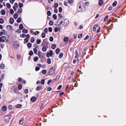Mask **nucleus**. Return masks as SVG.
Wrapping results in <instances>:
<instances>
[{
    "instance_id": "1",
    "label": "nucleus",
    "mask_w": 126,
    "mask_h": 126,
    "mask_svg": "<svg viewBox=\"0 0 126 126\" xmlns=\"http://www.w3.org/2000/svg\"><path fill=\"white\" fill-rule=\"evenodd\" d=\"M55 67H53L51 68H50L48 72V74L50 75H52L55 72Z\"/></svg>"
},
{
    "instance_id": "2",
    "label": "nucleus",
    "mask_w": 126,
    "mask_h": 126,
    "mask_svg": "<svg viewBox=\"0 0 126 126\" xmlns=\"http://www.w3.org/2000/svg\"><path fill=\"white\" fill-rule=\"evenodd\" d=\"M63 25L65 27L68 26L69 23V21L68 19H65L63 22Z\"/></svg>"
},
{
    "instance_id": "3",
    "label": "nucleus",
    "mask_w": 126,
    "mask_h": 126,
    "mask_svg": "<svg viewBox=\"0 0 126 126\" xmlns=\"http://www.w3.org/2000/svg\"><path fill=\"white\" fill-rule=\"evenodd\" d=\"M53 55V51L51 50L49 52H47V53L46 56L47 57L50 56L52 57Z\"/></svg>"
},
{
    "instance_id": "4",
    "label": "nucleus",
    "mask_w": 126,
    "mask_h": 126,
    "mask_svg": "<svg viewBox=\"0 0 126 126\" xmlns=\"http://www.w3.org/2000/svg\"><path fill=\"white\" fill-rule=\"evenodd\" d=\"M4 118L5 121L7 123H8L10 119V117L9 116H5Z\"/></svg>"
},
{
    "instance_id": "5",
    "label": "nucleus",
    "mask_w": 126,
    "mask_h": 126,
    "mask_svg": "<svg viewBox=\"0 0 126 126\" xmlns=\"http://www.w3.org/2000/svg\"><path fill=\"white\" fill-rule=\"evenodd\" d=\"M6 39V38L5 36H2L1 37H0V42L2 41L3 42H4Z\"/></svg>"
},
{
    "instance_id": "6",
    "label": "nucleus",
    "mask_w": 126,
    "mask_h": 126,
    "mask_svg": "<svg viewBox=\"0 0 126 126\" xmlns=\"http://www.w3.org/2000/svg\"><path fill=\"white\" fill-rule=\"evenodd\" d=\"M103 3V2L102 0H99L98 2V4L100 6H101Z\"/></svg>"
},
{
    "instance_id": "7",
    "label": "nucleus",
    "mask_w": 126,
    "mask_h": 126,
    "mask_svg": "<svg viewBox=\"0 0 126 126\" xmlns=\"http://www.w3.org/2000/svg\"><path fill=\"white\" fill-rule=\"evenodd\" d=\"M98 25H95L93 27V30L94 32H95L96 30V29L97 27H98Z\"/></svg>"
},
{
    "instance_id": "8",
    "label": "nucleus",
    "mask_w": 126,
    "mask_h": 126,
    "mask_svg": "<svg viewBox=\"0 0 126 126\" xmlns=\"http://www.w3.org/2000/svg\"><path fill=\"white\" fill-rule=\"evenodd\" d=\"M36 100V98L34 96H32L31 97V101L33 102H35Z\"/></svg>"
},
{
    "instance_id": "9",
    "label": "nucleus",
    "mask_w": 126,
    "mask_h": 126,
    "mask_svg": "<svg viewBox=\"0 0 126 126\" xmlns=\"http://www.w3.org/2000/svg\"><path fill=\"white\" fill-rule=\"evenodd\" d=\"M14 22V20L13 18L11 17L10 19V22L11 24H13Z\"/></svg>"
},
{
    "instance_id": "10",
    "label": "nucleus",
    "mask_w": 126,
    "mask_h": 126,
    "mask_svg": "<svg viewBox=\"0 0 126 126\" xmlns=\"http://www.w3.org/2000/svg\"><path fill=\"white\" fill-rule=\"evenodd\" d=\"M42 86H38L36 88V90L37 91H39L42 89Z\"/></svg>"
},
{
    "instance_id": "11",
    "label": "nucleus",
    "mask_w": 126,
    "mask_h": 126,
    "mask_svg": "<svg viewBox=\"0 0 126 126\" xmlns=\"http://www.w3.org/2000/svg\"><path fill=\"white\" fill-rule=\"evenodd\" d=\"M5 30H2V32H0V36H1L2 34L5 35Z\"/></svg>"
},
{
    "instance_id": "12",
    "label": "nucleus",
    "mask_w": 126,
    "mask_h": 126,
    "mask_svg": "<svg viewBox=\"0 0 126 126\" xmlns=\"http://www.w3.org/2000/svg\"><path fill=\"white\" fill-rule=\"evenodd\" d=\"M24 118H22L19 122V123L20 125H22L24 123Z\"/></svg>"
},
{
    "instance_id": "13",
    "label": "nucleus",
    "mask_w": 126,
    "mask_h": 126,
    "mask_svg": "<svg viewBox=\"0 0 126 126\" xmlns=\"http://www.w3.org/2000/svg\"><path fill=\"white\" fill-rule=\"evenodd\" d=\"M5 67L4 64L3 63H2L0 65V67L2 69H4V68Z\"/></svg>"
},
{
    "instance_id": "14",
    "label": "nucleus",
    "mask_w": 126,
    "mask_h": 126,
    "mask_svg": "<svg viewBox=\"0 0 126 126\" xmlns=\"http://www.w3.org/2000/svg\"><path fill=\"white\" fill-rule=\"evenodd\" d=\"M60 49L59 48H58L56 50V53L57 54H58L60 52Z\"/></svg>"
},
{
    "instance_id": "15",
    "label": "nucleus",
    "mask_w": 126,
    "mask_h": 126,
    "mask_svg": "<svg viewBox=\"0 0 126 126\" xmlns=\"http://www.w3.org/2000/svg\"><path fill=\"white\" fill-rule=\"evenodd\" d=\"M7 109V107L6 106H4L3 107L2 109V110L4 111H5Z\"/></svg>"
},
{
    "instance_id": "16",
    "label": "nucleus",
    "mask_w": 126,
    "mask_h": 126,
    "mask_svg": "<svg viewBox=\"0 0 126 126\" xmlns=\"http://www.w3.org/2000/svg\"><path fill=\"white\" fill-rule=\"evenodd\" d=\"M23 28V26L22 24H20L19 26V28L20 30H22Z\"/></svg>"
},
{
    "instance_id": "17",
    "label": "nucleus",
    "mask_w": 126,
    "mask_h": 126,
    "mask_svg": "<svg viewBox=\"0 0 126 126\" xmlns=\"http://www.w3.org/2000/svg\"><path fill=\"white\" fill-rule=\"evenodd\" d=\"M56 47V45L55 44H53L51 45V48L53 49H54Z\"/></svg>"
},
{
    "instance_id": "18",
    "label": "nucleus",
    "mask_w": 126,
    "mask_h": 126,
    "mask_svg": "<svg viewBox=\"0 0 126 126\" xmlns=\"http://www.w3.org/2000/svg\"><path fill=\"white\" fill-rule=\"evenodd\" d=\"M18 17V15L17 13H15L14 16V17L15 19H17Z\"/></svg>"
},
{
    "instance_id": "19",
    "label": "nucleus",
    "mask_w": 126,
    "mask_h": 126,
    "mask_svg": "<svg viewBox=\"0 0 126 126\" xmlns=\"http://www.w3.org/2000/svg\"><path fill=\"white\" fill-rule=\"evenodd\" d=\"M38 59V57L36 56L33 59L34 61L35 62H36Z\"/></svg>"
},
{
    "instance_id": "20",
    "label": "nucleus",
    "mask_w": 126,
    "mask_h": 126,
    "mask_svg": "<svg viewBox=\"0 0 126 126\" xmlns=\"http://www.w3.org/2000/svg\"><path fill=\"white\" fill-rule=\"evenodd\" d=\"M63 55V52H61L59 55V57L60 58H61Z\"/></svg>"
},
{
    "instance_id": "21",
    "label": "nucleus",
    "mask_w": 126,
    "mask_h": 126,
    "mask_svg": "<svg viewBox=\"0 0 126 126\" xmlns=\"http://www.w3.org/2000/svg\"><path fill=\"white\" fill-rule=\"evenodd\" d=\"M41 42V41L40 39H37L36 40V42L38 44H40Z\"/></svg>"
},
{
    "instance_id": "22",
    "label": "nucleus",
    "mask_w": 126,
    "mask_h": 126,
    "mask_svg": "<svg viewBox=\"0 0 126 126\" xmlns=\"http://www.w3.org/2000/svg\"><path fill=\"white\" fill-rule=\"evenodd\" d=\"M47 62L48 63L50 64L51 63V59L50 58H48L47 60Z\"/></svg>"
},
{
    "instance_id": "23",
    "label": "nucleus",
    "mask_w": 126,
    "mask_h": 126,
    "mask_svg": "<svg viewBox=\"0 0 126 126\" xmlns=\"http://www.w3.org/2000/svg\"><path fill=\"white\" fill-rule=\"evenodd\" d=\"M8 28V29H9L10 30H12V27L11 26V25H8L7 27Z\"/></svg>"
},
{
    "instance_id": "24",
    "label": "nucleus",
    "mask_w": 126,
    "mask_h": 126,
    "mask_svg": "<svg viewBox=\"0 0 126 126\" xmlns=\"http://www.w3.org/2000/svg\"><path fill=\"white\" fill-rule=\"evenodd\" d=\"M42 50L44 52H45L47 50V48L45 47H43L42 48Z\"/></svg>"
},
{
    "instance_id": "25",
    "label": "nucleus",
    "mask_w": 126,
    "mask_h": 126,
    "mask_svg": "<svg viewBox=\"0 0 126 126\" xmlns=\"http://www.w3.org/2000/svg\"><path fill=\"white\" fill-rule=\"evenodd\" d=\"M21 107V105L20 104H18L16 106V108H20Z\"/></svg>"
},
{
    "instance_id": "26",
    "label": "nucleus",
    "mask_w": 126,
    "mask_h": 126,
    "mask_svg": "<svg viewBox=\"0 0 126 126\" xmlns=\"http://www.w3.org/2000/svg\"><path fill=\"white\" fill-rule=\"evenodd\" d=\"M68 38L67 37H64L63 39V41L65 42H67L68 41Z\"/></svg>"
},
{
    "instance_id": "27",
    "label": "nucleus",
    "mask_w": 126,
    "mask_h": 126,
    "mask_svg": "<svg viewBox=\"0 0 126 126\" xmlns=\"http://www.w3.org/2000/svg\"><path fill=\"white\" fill-rule=\"evenodd\" d=\"M6 5L8 8L10 9L11 8V5L9 3H7L6 4Z\"/></svg>"
},
{
    "instance_id": "28",
    "label": "nucleus",
    "mask_w": 126,
    "mask_h": 126,
    "mask_svg": "<svg viewBox=\"0 0 126 126\" xmlns=\"http://www.w3.org/2000/svg\"><path fill=\"white\" fill-rule=\"evenodd\" d=\"M18 23H19L21 22V18L20 17H19L18 18L16 21Z\"/></svg>"
},
{
    "instance_id": "29",
    "label": "nucleus",
    "mask_w": 126,
    "mask_h": 126,
    "mask_svg": "<svg viewBox=\"0 0 126 126\" xmlns=\"http://www.w3.org/2000/svg\"><path fill=\"white\" fill-rule=\"evenodd\" d=\"M54 23L53 21L50 20L49 22V24L50 25L52 26L53 25Z\"/></svg>"
},
{
    "instance_id": "30",
    "label": "nucleus",
    "mask_w": 126,
    "mask_h": 126,
    "mask_svg": "<svg viewBox=\"0 0 126 126\" xmlns=\"http://www.w3.org/2000/svg\"><path fill=\"white\" fill-rule=\"evenodd\" d=\"M1 14L2 15H4L5 14V11L4 10H2L1 11Z\"/></svg>"
},
{
    "instance_id": "31",
    "label": "nucleus",
    "mask_w": 126,
    "mask_h": 126,
    "mask_svg": "<svg viewBox=\"0 0 126 126\" xmlns=\"http://www.w3.org/2000/svg\"><path fill=\"white\" fill-rule=\"evenodd\" d=\"M17 12L18 13H21L22 12V9H19L17 11Z\"/></svg>"
},
{
    "instance_id": "32",
    "label": "nucleus",
    "mask_w": 126,
    "mask_h": 126,
    "mask_svg": "<svg viewBox=\"0 0 126 126\" xmlns=\"http://www.w3.org/2000/svg\"><path fill=\"white\" fill-rule=\"evenodd\" d=\"M4 22V20L0 18V23L1 24H3Z\"/></svg>"
},
{
    "instance_id": "33",
    "label": "nucleus",
    "mask_w": 126,
    "mask_h": 126,
    "mask_svg": "<svg viewBox=\"0 0 126 126\" xmlns=\"http://www.w3.org/2000/svg\"><path fill=\"white\" fill-rule=\"evenodd\" d=\"M31 42L32 43H33L35 41L33 37H32L31 38Z\"/></svg>"
},
{
    "instance_id": "34",
    "label": "nucleus",
    "mask_w": 126,
    "mask_h": 126,
    "mask_svg": "<svg viewBox=\"0 0 126 126\" xmlns=\"http://www.w3.org/2000/svg\"><path fill=\"white\" fill-rule=\"evenodd\" d=\"M32 44L31 43H28L27 44V46L29 48H31L32 47Z\"/></svg>"
},
{
    "instance_id": "35",
    "label": "nucleus",
    "mask_w": 126,
    "mask_h": 126,
    "mask_svg": "<svg viewBox=\"0 0 126 126\" xmlns=\"http://www.w3.org/2000/svg\"><path fill=\"white\" fill-rule=\"evenodd\" d=\"M47 71L45 70H44L42 71V72L44 74H46L47 73Z\"/></svg>"
},
{
    "instance_id": "36",
    "label": "nucleus",
    "mask_w": 126,
    "mask_h": 126,
    "mask_svg": "<svg viewBox=\"0 0 126 126\" xmlns=\"http://www.w3.org/2000/svg\"><path fill=\"white\" fill-rule=\"evenodd\" d=\"M117 4V2L116 1H115L113 2L112 4V6L113 7L115 6Z\"/></svg>"
},
{
    "instance_id": "37",
    "label": "nucleus",
    "mask_w": 126,
    "mask_h": 126,
    "mask_svg": "<svg viewBox=\"0 0 126 126\" xmlns=\"http://www.w3.org/2000/svg\"><path fill=\"white\" fill-rule=\"evenodd\" d=\"M53 17L55 20H56L57 18V16L56 14H54L53 16Z\"/></svg>"
},
{
    "instance_id": "38",
    "label": "nucleus",
    "mask_w": 126,
    "mask_h": 126,
    "mask_svg": "<svg viewBox=\"0 0 126 126\" xmlns=\"http://www.w3.org/2000/svg\"><path fill=\"white\" fill-rule=\"evenodd\" d=\"M23 4L22 3H19V6L20 8H21L23 7Z\"/></svg>"
},
{
    "instance_id": "39",
    "label": "nucleus",
    "mask_w": 126,
    "mask_h": 126,
    "mask_svg": "<svg viewBox=\"0 0 126 126\" xmlns=\"http://www.w3.org/2000/svg\"><path fill=\"white\" fill-rule=\"evenodd\" d=\"M48 30L49 32H51L52 31V28L51 27H49L48 28Z\"/></svg>"
},
{
    "instance_id": "40",
    "label": "nucleus",
    "mask_w": 126,
    "mask_h": 126,
    "mask_svg": "<svg viewBox=\"0 0 126 126\" xmlns=\"http://www.w3.org/2000/svg\"><path fill=\"white\" fill-rule=\"evenodd\" d=\"M28 41V39L26 38H25L24 40V43L25 44L26 43H27Z\"/></svg>"
},
{
    "instance_id": "41",
    "label": "nucleus",
    "mask_w": 126,
    "mask_h": 126,
    "mask_svg": "<svg viewBox=\"0 0 126 126\" xmlns=\"http://www.w3.org/2000/svg\"><path fill=\"white\" fill-rule=\"evenodd\" d=\"M58 6V4L57 3H55L54 4V8H57Z\"/></svg>"
},
{
    "instance_id": "42",
    "label": "nucleus",
    "mask_w": 126,
    "mask_h": 126,
    "mask_svg": "<svg viewBox=\"0 0 126 126\" xmlns=\"http://www.w3.org/2000/svg\"><path fill=\"white\" fill-rule=\"evenodd\" d=\"M22 32L24 33H27L28 32V31L26 29H24L22 31Z\"/></svg>"
},
{
    "instance_id": "43",
    "label": "nucleus",
    "mask_w": 126,
    "mask_h": 126,
    "mask_svg": "<svg viewBox=\"0 0 126 126\" xmlns=\"http://www.w3.org/2000/svg\"><path fill=\"white\" fill-rule=\"evenodd\" d=\"M46 34L44 33H42V38H44L45 37Z\"/></svg>"
},
{
    "instance_id": "44",
    "label": "nucleus",
    "mask_w": 126,
    "mask_h": 126,
    "mask_svg": "<svg viewBox=\"0 0 126 126\" xmlns=\"http://www.w3.org/2000/svg\"><path fill=\"white\" fill-rule=\"evenodd\" d=\"M33 52L32 50H31L30 51L29 54L30 56H32L33 54Z\"/></svg>"
},
{
    "instance_id": "45",
    "label": "nucleus",
    "mask_w": 126,
    "mask_h": 126,
    "mask_svg": "<svg viewBox=\"0 0 126 126\" xmlns=\"http://www.w3.org/2000/svg\"><path fill=\"white\" fill-rule=\"evenodd\" d=\"M33 50L34 52V53L35 54H36L37 53V49L36 48H34L33 49Z\"/></svg>"
},
{
    "instance_id": "46",
    "label": "nucleus",
    "mask_w": 126,
    "mask_h": 126,
    "mask_svg": "<svg viewBox=\"0 0 126 126\" xmlns=\"http://www.w3.org/2000/svg\"><path fill=\"white\" fill-rule=\"evenodd\" d=\"M10 12L11 14H14V11L13 9H11L10 10Z\"/></svg>"
},
{
    "instance_id": "47",
    "label": "nucleus",
    "mask_w": 126,
    "mask_h": 126,
    "mask_svg": "<svg viewBox=\"0 0 126 126\" xmlns=\"http://www.w3.org/2000/svg\"><path fill=\"white\" fill-rule=\"evenodd\" d=\"M47 15L49 16H50L51 15V13L50 11H48L47 12Z\"/></svg>"
},
{
    "instance_id": "48",
    "label": "nucleus",
    "mask_w": 126,
    "mask_h": 126,
    "mask_svg": "<svg viewBox=\"0 0 126 126\" xmlns=\"http://www.w3.org/2000/svg\"><path fill=\"white\" fill-rule=\"evenodd\" d=\"M108 15H107L105 17L104 19V21H106L108 19Z\"/></svg>"
},
{
    "instance_id": "49",
    "label": "nucleus",
    "mask_w": 126,
    "mask_h": 126,
    "mask_svg": "<svg viewBox=\"0 0 126 126\" xmlns=\"http://www.w3.org/2000/svg\"><path fill=\"white\" fill-rule=\"evenodd\" d=\"M28 90L27 89H26L24 90V92L26 94H27L28 93Z\"/></svg>"
},
{
    "instance_id": "50",
    "label": "nucleus",
    "mask_w": 126,
    "mask_h": 126,
    "mask_svg": "<svg viewBox=\"0 0 126 126\" xmlns=\"http://www.w3.org/2000/svg\"><path fill=\"white\" fill-rule=\"evenodd\" d=\"M53 37L52 36H51L50 37L49 40L51 42H52L53 41Z\"/></svg>"
},
{
    "instance_id": "51",
    "label": "nucleus",
    "mask_w": 126,
    "mask_h": 126,
    "mask_svg": "<svg viewBox=\"0 0 126 126\" xmlns=\"http://www.w3.org/2000/svg\"><path fill=\"white\" fill-rule=\"evenodd\" d=\"M20 36L21 37L24 38L26 36V35L24 34H21L20 35Z\"/></svg>"
},
{
    "instance_id": "52",
    "label": "nucleus",
    "mask_w": 126,
    "mask_h": 126,
    "mask_svg": "<svg viewBox=\"0 0 126 126\" xmlns=\"http://www.w3.org/2000/svg\"><path fill=\"white\" fill-rule=\"evenodd\" d=\"M22 88V85L20 84H19L18 85V88L19 90H21V89Z\"/></svg>"
},
{
    "instance_id": "53",
    "label": "nucleus",
    "mask_w": 126,
    "mask_h": 126,
    "mask_svg": "<svg viewBox=\"0 0 126 126\" xmlns=\"http://www.w3.org/2000/svg\"><path fill=\"white\" fill-rule=\"evenodd\" d=\"M62 8L61 7H59V11L60 12H61L62 11Z\"/></svg>"
},
{
    "instance_id": "54",
    "label": "nucleus",
    "mask_w": 126,
    "mask_h": 126,
    "mask_svg": "<svg viewBox=\"0 0 126 126\" xmlns=\"http://www.w3.org/2000/svg\"><path fill=\"white\" fill-rule=\"evenodd\" d=\"M15 1V0H10V2L11 4H13L14 2Z\"/></svg>"
},
{
    "instance_id": "55",
    "label": "nucleus",
    "mask_w": 126,
    "mask_h": 126,
    "mask_svg": "<svg viewBox=\"0 0 126 126\" xmlns=\"http://www.w3.org/2000/svg\"><path fill=\"white\" fill-rule=\"evenodd\" d=\"M39 57L41 59H42L43 58V56L41 55V54H40L38 55Z\"/></svg>"
},
{
    "instance_id": "56",
    "label": "nucleus",
    "mask_w": 126,
    "mask_h": 126,
    "mask_svg": "<svg viewBox=\"0 0 126 126\" xmlns=\"http://www.w3.org/2000/svg\"><path fill=\"white\" fill-rule=\"evenodd\" d=\"M52 89V88L51 87H49L48 88L47 91H50Z\"/></svg>"
},
{
    "instance_id": "57",
    "label": "nucleus",
    "mask_w": 126,
    "mask_h": 126,
    "mask_svg": "<svg viewBox=\"0 0 126 126\" xmlns=\"http://www.w3.org/2000/svg\"><path fill=\"white\" fill-rule=\"evenodd\" d=\"M51 82H52L51 79H50V80H49L47 82V84L48 85L50 84Z\"/></svg>"
},
{
    "instance_id": "58",
    "label": "nucleus",
    "mask_w": 126,
    "mask_h": 126,
    "mask_svg": "<svg viewBox=\"0 0 126 126\" xmlns=\"http://www.w3.org/2000/svg\"><path fill=\"white\" fill-rule=\"evenodd\" d=\"M58 28L57 27H56L54 29L55 32H57L58 31Z\"/></svg>"
},
{
    "instance_id": "59",
    "label": "nucleus",
    "mask_w": 126,
    "mask_h": 126,
    "mask_svg": "<svg viewBox=\"0 0 126 126\" xmlns=\"http://www.w3.org/2000/svg\"><path fill=\"white\" fill-rule=\"evenodd\" d=\"M62 86L61 85H59L57 89L58 90H60L62 87Z\"/></svg>"
},
{
    "instance_id": "60",
    "label": "nucleus",
    "mask_w": 126,
    "mask_h": 126,
    "mask_svg": "<svg viewBox=\"0 0 126 126\" xmlns=\"http://www.w3.org/2000/svg\"><path fill=\"white\" fill-rule=\"evenodd\" d=\"M89 38V36L88 35H87L85 37L84 39V40L87 39Z\"/></svg>"
},
{
    "instance_id": "61",
    "label": "nucleus",
    "mask_w": 126,
    "mask_h": 126,
    "mask_svg": "<svg viewBox=\"0 0 126 126\" xmlns=\"http://www.w3.org/2000/svg\"><path fill=\"white\" fill-rule=\"evenodd\" d=\"M26 38H27L28 39L30 38V35L29 34H27L26 35Z\"/></svg>"
},
{
    "instance_id": "62",
    "label": "nucleus",
    "mask_w": 126,
    "mask_h": 126,
    "mask_svg": "<svg viewBox=\"0 0 126 126\" xmlns=\"http://www.w3.org/2000/svg\"><path fill=\"white\" fill-rule=\"evenodd\" d=\"M113 9V7L111 6H110L108 8V10L109 11H111Z\"/></svg>"
},
{
    "instance_id": "63",
    "label": "nucleus",
    "mask_w": 126,
    "mask_h": 126,
    "mask_svg": "<svg viewBox=\"0 0 126 126\" xmlns=\"http://www.w3.org/2000/svg\"><path fill=\"white\" fill-rule=\"evenodd\" d=\"M40 68L39 67H36L35 68V70L36 71L39 70L40 69Z\"/></svg>"
},
{
    "instance_id": "64",
    "label": "nucleus",
    "mask_w": 126,
    "mask_h": 126,
    "mask_svg": "<svg viewBox=\"0 0 126 126\" xmlns=\"http://www.w3.org/2000/svg\"><path fill=\"white\" fill-rule=\"evenodd\" d=\"M82 34H79L78 36V38H80L82 36Z\"/></svg>"
}]
</instances>
